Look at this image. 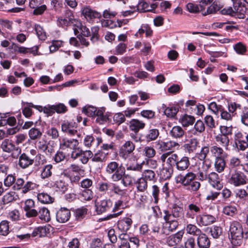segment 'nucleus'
I'll list each match as a JSON object with an SVG mask.
<instances>
[{"label": "nucleus", "mask_w": 248, "mask_h": 248, "mask_svg": "<svg viewBox=\"0 0 248 248\" xmlns=\"http://www.w3.org/2000/svg\"><path fill=\"white\" fill-rule=\"evenodd\" d=\"M163 212L165 222L163 224L161 232V234L167 235L174 232L178 227L179 222L177 219L183 216L184 210L182 207L174 203L169 210H165Z\"/></svg>", "instance_id": "obj_1"}, {"label": "nucleus", "mask_w": 248, "mask_h": 248, "mask_svg": "<svg viewBox=\"0 0 248 248\" xmlns=\"http://www.w3.org/2000/svg\"><path fill=\"white\" fill-rule=\"evenodd\" d=\"M167 157H168V163L173 167L175 166L176 169L179 171L186 170L190 165L189 159L187 156H183L180 157L177 154H172L170 152L163 154L161 155L160 159L162 163L165 162Z\"/></svg>", "instance_id": "obj_2"}, {"label": "nucleus", "mask_w": 248, "mask_h": 248, "mask_svg": "<svg viewBox=\"0 0 248 248\" xmlns=\"http://www.w3.org/2000/svg\"><path fill=\"white\" fill-rule=\"evenodd\" d=\"M229 232L231 236V243L234 246H240L243 242V238H248V232L244 233L242 225L236 221L231 223Z\"/></svg>", "instance_id": "obj_3"}, {"label": "nucleus", "mask_w": 248, "mask_h": 248, "mask_svg": "<svg viewBox=\"0 0 248 248\" xmlns=\"http://www.w3.org/2000/svg\"><path fill=\"white\" fill-rule=\"evenodd\" d=\"M175 179L176 183L188 186V189L193 192L197 191L201 186L199 182L195 181L196 176L192 172H188L185 175L178 174L175 177Z\"/></svg>", "instance_id": "obj_4"}, {"label": "nucleus", "mask_w": 248, "mask_h": 248, "mask_svg": "<svg viewBox=\"0 0 248 248\" xmlns=\"http://www.w3.org/2000/svg\"><path fill=\"white\" fill-rule=\"evenodd\" d=\"M124 167L115 161L108 163L106 168V172L111 175V178L113 182H118L124 174Z\"/></svg>", "instance_id": "obj_5"}, {"label": "nucleus", "mask_w": 248, "mask_h": 248, "mask_svg": "<svg viewBox=\"0 0 248 248\" xmlns=\"http://www.w3.org/2000/svg\"><path fill=\"white\" fill-rule=\"evenodd\" d=\"M62 175H54L50 179L46 186L55 189L57 191L65 193L68 189V184L65 181Z\"/></svg>", "instance_id": "obj_6"}, {"label": "nucleus", "mask_w": 248, "mask_h": 248, "mask_svg": "<svg viewBox=\"0 0 248 248\" xmlns=\"http://www.w3.org/2000/svg\"><path fill=\"white\" fill-rule=\"evenodd\" d=\"M228 182L235 186H238L248 183V178L243 172L235 170L231 173Z\"/></svg>", "instance_id": "obj_7"}, {"label": "nucleus", "mask_w": 248, "mask_h": 248, "mask_svg": "<svg viewBox=\"0 0 248 248\" xmlns=\"http://www.w3.org/2000/svg\"><path fill=\"white\" fill-rule=\"evenodd\" d=\"M1 147L4 152L11 153V156L14 159H17L21 153V148L16 146L8 139H5L2 142Z\"/></svg>", "instance_id": "obj_8"}, {"label": "nucleus", "mask_w": 248, "mask_h": 248, "mask_svg": "<svg viewBox=\"0 0 248 248\" xmlns=\"http://www.w3.org/2000/svg\"><path fill=\"white\" fill-rule=\"evenodd\" d=\"M234 140L238 151H244L248 148V133L237 132L234 135Z\"/></svg>", "instance_id": "obj_9"}, {"label": "nucleus", "mask_w": 248, "mask_h": 248, "mask_svg": "<svg viewBox=\"0 0 248 248\" xmlns=\"http://www.w3.org/2000/svg\"><path fill=\"white\" fill-rule=\"evenodd\" d=\"M202 207L200 205L194 203L189 204L186 209V218L189 221L194 220L199 215L198 214L201 212Z\"/></svg>", "instance_id": "obj_10"}, {"label": "nucleus", "mask_w": 248, "mask_h": 248, "mask_svg": "<svg viewBox=\"0 0 248 248\" xmlns=\"http://www.w3.org/2000/svg\"><path fill=\"white\" fill-rule=\"evenodd\" d=\"M77 19L74 18L73 14L69 11L63 16L58 18L57 24L60 27H65L70 25L75 26Z\"/></svg>", "instance_id": "obj_11"}, {"label": "nucleus", "mask_w": 248, "mask_h": 248, "mask_svg": "<svg viewBox=\"0 0 248 248\" xmlns=\"http://www.w3.org/2000/svg\"><path fill=\"white\" fill-rule=\"evenodd\" d=\"M135 149V145L134 143L130 140H127L120 148L119 155L122 158L126 159Z\"/></svg>", "instance_id": "obj_12"}, {"label": "nucleus", "mask_w": 248, "mask_h": 248, "mask_svg": "<svg viewBox=\"0 0 248 248\" xmlns=\"http://www.w3.org/2000/svg\"><path fill=\"white\" fill-rule=\"evenodd\" d=\"M18 157V165L22 169L29 168L34 162V158L25 153L20 154Z\"/></svg>", "instance_id": "obj_13"}, {"label": "nucleus", "mask_w": 248, "mask_h": 248, "mask_svg": "<svg viewBox=\"0 0 248 248\" xmlns=\"http://www.w3.org/2000/svg\"><path fill=\"white\" fill-rule=\"evenodd\" d=\"M112 206V202L110 199H104L96 202V211L98 214H101L109 211Z\"/></svg>", "instance_id": "obj_14"}, {"label": "nucleus", "mask_w": 248, "mask_h": 248, "mask_svg": "<svg viewBox=\"0 0 248 248\" xmlns=\"http://www.w3.org/2000/svg\"><path fill=\"white\" fill-rule=\"evenodd\" d=\"M82 14L89 22H93L95 19H99L102 16V14L92 9L90 7H85L82 10Z\"/></svg>", "instance_id": "obj_15"}, {"label": "nucleus", "mask_w": 248, "mask_h": 248, "mask_svg": "<svg viewBox=\"0 0 248 248\" xmlns=\"http://www.w3.org/2000/svg\"><path fill=\"white\" fill-rule=\"evenodd\" d=\"M216 221L214 216L207 214L200 215L197 217V224L199 226H206L211 225Z\"/></svg>", "instance_id": "obj_16"}, {"label": "nucleus", "mask_w": 248, "mask_h": 248, "mask_svg": "<svg viewBox=\"0 0 248 248\" xmlns=\"http://www.w3.org/2000/svg\"><path fill=\"white\" fill-rule=\"evenodd\" d=\"M78 124L73 121H64L61 125L62 131L70 135H74L77 133Z\"/></svg>", "instance_id": "obj_17"}, {"label": "nucleus", "mask_w": 248, "mask_h": 248, "mask_svg": "<svg viewBox=\"0 0 248 248\" xmlns=\"http://www.w3.org/2000/svg\"><path fill=\"white\" fill-rule=\"evenodd\" d=\"M156 145L162 151L171 150L176 147L178 148L179 147V144L178 142L171 140L166 141L159 140L156 142Z\"/></svg>", "instance_id": "obj_18"}, {"label": "nucleus", "mask_w": 248, "mask_h": 248, "mask_svg": "<svg viewBox=\"0 0 248 248\" xmlns=\"http://www.w3.org/2000/svg\"><path fill=\"white\" fill-rule=\"evenodd\" d=\"M78 141L77 139L64 138L60 141V146L62 150L69 148L73 150L78 147Z\"/></svg>", "instance_id": "obj_19"}, {"label": "nucleus", "mask_w": 248, "mask_h": 248, "mask_svg": "<svg viewBox=\"0 0 248 248\" xmlns=\"http://www.w3.org/2000/svg\"><path fill=\"white\" fill-rule=\"evenodd\" d=\"M202 168H199L198 171L195 173L196 178L201 181H204L207 179L208 170L211 167V164H207L206 161H204L202 162Z\"/></svg>", "instance_id": "obj_20"}, {"label": "nucleus", "mask_w": 248, "mask_h": 248, "mask_svg": "<svg viewBox=\"0 0 248 248\" xmlns=\"http://www.w3.org/2000/svg\"><path fill=\"white\" fill-rule=\"evenodd\" d=\"M70 216V211L65 207H62L57 212L56 220L60 223H65L69 220Z\"/></svg>", "instance_id": "obj_21"}, {"label": "nucleus", "mask_w": 248, "mask_h": 248, "mask_svg": "<svg viewBox=\"0 0 248 248\" xmlns=\"http://www.w3.org/2000/svg\"><path fill=\"white\" fill-rule=\"evenodd\" d=\"M145 125L142 121L137 119H131L128 124L129 130L133 132H139L144 128Z\"/></svg>", "instance_id": "obj_22"}, {"label": "nucleus", "mask_w": 248, "mask_h": 248, "mask_svg": "<svg viewBox=\"0 0 248 248\" xmlns=\"http://www.w3.org/2000/svg\"><path fill=\"white\" fill-rule=\"evenodd\" d=\"M184 233V231L181 230L173 235L169 236L166 240L167 244L170 246L176 245L182 241Z\"/></svg>", "instance_id": "obj_23"}, {"label": "nucleus", "mask_w": 248, "mask_h": 248, "mask_svg": "<svg viewBox=\"0 0 248 248\" xmlns=\"http://www.w3.org/2000/svg\"><path fill=\"white\" fill-rule=\"evenodd\" d=\"M207 179L209 184L215 188L220 189L222 187L219 176L216 172L210 173L208 175Z\"/></svg>", "instance_id": "obj_24"}, {"label": "nucleus", "mask_w": 248, "mask_h": 248, "mask_svg": "<svg viewBox=\"0 0 248 248\" xmlns=\"http://www.w3.org/2000/svg\"><path fill=\"white\" fill-rule=\"evenodd\" d=\"M168 157L166 158L165 162L167 166L163 167L160 171V176L162 179L167 180L170 179L173 172V167L168 163Z\"/></svg>", "instance_id": "obj_25"}, {"label": "nucleus", "mask_w": 248, "mask_h": 248, "mask_svg": "<svg viewBox=\"0 0 248 248\" xmlns=\"http://www.w3.org/2000/svg\"><path fill=\"white\" fill-rule=\"evenodd\" d=\"M159 135V130L157 128H152L147 130L145 135L143 136L144 141L149 142L157 139Z\"/></svg>", "instance_id": "obj_26"}, {"label": "nucleus", "mask_w": 248, "mask_h": 248, "mask_svg": "<svg viewBox=\"0 0 248 248\" xmlns=\"http://www.w3.org/2000/svg\"><path fill=\"white\" fill-rule=\"evenodd\" d=\"M197 243L199 248H209L210 246L209 238L202 232L198 235Z\"/></svg>", "instance_id": "obj_27"}, {"label": "nucleus", "mask_w": 248, "mask_h": 248, "mask_svg": "<svg viewBox=\"0 0 248 248\" xmlns=\"http://www.w3.org/2000/svg\"><path fill=\"white\" fill-rule=\"evenodd\" d=\"M132 220L129 217H124L118 221L117 227L118 229L123 232H126L130 228L132 224Z\"/></svg>", "instance_id": "obj_28"}, {"label": "nucleus", "mask_w": 248, "mask_h": 248, "mask_svg": "<svg viewBox=\"0 0 248 248\" xmlns=\"http://www.w3.org/2000/svg\"><path fill=\"white\" fill-rule=\"evenodd\" d=\"M233 5L234 7V13L235 14L234 16L237 17L240 19L244 18L247 10L246 7L239 2H237V0L235 1V4L233 3Z\"/></svg>", "instance_id": "obj_29"}, {"label": "nucleus", "mask_w": 248, "mask_h": 248, "mask_svg": "<svg viewBox=\"0 0 248 248\" xmlns=\"http://www.w3.org/2000/svg\"><path fill=\"white\" fill-rule=\"evenodd\" d=\"M210 151L212 155L215 157V158L226 157L227 156V154L224 152L223 148L217 145L211 146Z\"/></svg>", "instance_id": "obj_30"}, {"label": "nucleus", "mask_w": 248, "mask_h": 248, "mask_svg": "<svg viewBox=\"0 0 248 248\" xmlns=\"http://www.w3.org/2000/svg\"><path fill=\"white\" fill-rule=\"evenodd\" d=\"M184 130L180 126H173L169 132V135L173 139L182 138L185 135Z\"/></svg>", "instance_id": "obj_31"}, {"label": "nucleus", "mask_w": 248, "mask_h": 248, "mask_svg": "<svg viewBox=\"0 0 248 248\" xmlns=\"http://www.w3.org/2000/svg\"><path fill=\"white\" fill-rule=\"evenodd\" d=\"M52 170L53 166L51 164L44 166L41 170L40 178L44 180L51 178L52 175Z\"/></svg>", "instance_id": "obj_32"}, {"label": "nucleus", "mask_w": 248, "mask_h": 248, "mask_svg": "<svg viewBox=\"0 0 248 248\" xmlns=\"http://www.w3.org/2000/svg\"><path fill=\"white\" fill-rule=\"evenodd\" d=\"M199 144L198 140L196 138H193L184 146L185 149L189 154L194 152L197 148Z\"/></svg>", "instance_id": "obj_33"}, {"label": "nucleus", "mask_w": 248, "mask_h": 248, "mask_svg": "<svg viewBox=\"0 0 248 248\" xmlns=\"http://www.w3.org/2000/svg\"><path fill=\"white\" fill-rule=\"evenodd\" d=\"M225 157L217 158L215 159L214 167L215 170L218 173L222 172L226 167V163L224 159Z\"/></svg>", "instance_id": "obj_34"}, {"label": "nucleus", "mask_w": 248, "mask_h": 248, "mask_svg": "<svg viewBox=\"0 0 248 248\" xmlns=\"http://www.w3.org/2000/svg\"><path fill=\"white\" fill-rule=\"evenodd\" d=\"M120 180H121V183L125 187H127L132 185L133 182L135 180V178L131 174H126L125 169L124 168V174L122 175V177L119 179Z\"/></svg>", "instance_id": "obj_35"}, {"label": "nucleus", "mask_w": 248, "mask_h": 248, "mask_svg": "<svg viewBox=\"0 0 248 248\" xmlns=\"http://www.w3.org/2000/svg\"><path fill=\"white\" fill-rule=\"evenodd\" d=\"M88 209L85 207H81L73 210L75 220L81 221L87 214Z\"/></svg>", "instance_id": "obj_36"}, {"label": "nucleus", "mask_w": 248, "mask_h": 248, "mask_svg": "<svg viewBox=\"0 0 248 248\" xmlns=\"http://www.w3.org/2000/svg\"><path fill=\"white\" fill-rule=\"evenodd\" d=\"M38 215L42 220L48 222L50 220V216L49 210L46 207H42L38 210Z\"/></svg>", "instance_id": "obj_37"}, {"label": "nucleus", "mask_w": 248, "mask_h": 248, "mask_svg": "<svg viewBox=\"0 0 248 248\" xmlns=\"http://www.w3.org/2000/svg\"><path fill=\"white\" fill-rule=\"evenodd\" d=\"M215 140L221 147H224L225 149L228 148L230 143L229 137H225L219 134L216 136Z\"/></svg>", "instance_id": "obj_38"}, {"label": "nucleus", "mask_w": 248, "mask_h": 248, "mask_svg": "<svg viewBox=\"0 0 248 248\" xmlns=\"http://www.w3.org/2000/svg\"><path fill=\"white\" fill-rule=\"evenodd\" d=\"M195 121V119L194 116L187 114L184 115L180 119V122L184 127H187L192 125Z\"/></svg>", "instance_id": "obj_39"}, {"label": "nucleus", "mask_w": 248, "mask_h": 248, "mask_svg": "<svg viewBox=\"0 0 248 248\" xmlns=\"http://www.w3.org/2000/svg\"><path fill=\"white\" fill-rule=\"evenodd\" d=\"M22 113L26 118H30L32 114L31 108L33 107L32 103L23 102Z\"/></svg>", "instance_id": "obj_40"}, {"label": "nucleus", "mask_w": 248, "mask_h": 248, "mask_svg": "<svg viewBox=\"0 0 248 248\" xmlns=\"http://www.w3.org/2000/svg\"><path fill=\"white\" fill-rule=\"evenodd\" d=\"M186 231L187 233L194 236H198L202 232V231L200 229L198 228L195 225L192 224H188L186 225Z\"/></svg>", "instance_id": "obj_41"}, {"label": "nucleus", "mask_w": 248, "mask_h": 248, "mask_svg": "<svg viewBox=\"0 0 248 248\" xmlns=\"http://www.w3.org/2000/svg\"><path fill=\"white\" fill-rule=\"evenodd\" d=\"M143 167V163H133L127 164L126 169L127 171H133L136 173L141 172Z\"/></svg>", "instance_id": "obj_42"}, {"label": "nucleus", "mask_w": 248, "mask_h": 248, "mask_svg": "<svg viewBox=\"0 0 248 248\" xmlns=\"http://www.w3.org/2000/svg\"><path fill=\"white\" fill-rule=\"evenodd\" d=\"M108 153H105L102 151H98L93 155L92 157V161L96 162H103L106 161L107 158Z\"/></svg>", "instance_id": "obj_43"}, {"label": "nucleus", "mask_w": 248, "mask_h": 248, "mask_svg": "<svg viewBox=\"0 0 248 248\" xmlns=\"http://www.w3.org/2000/svg\"><path fill=\"white\" fill-rule=\"evenodd\" d=\"M28 135L31 140H36L41 138L42 132L39 129L32 127L29 131Z\"/></svg>", "instance_id": "obj_44"}, {"label": "nucleus", "mask_w": 248, "mask_h": 248, "mask_svg": "<svg viewBox=\"0 0 248 248\" xmlns=\"http://www.w3.org/2000/svg\"><path fill=\"white\" fill-rule=\"evenodd\" d=\"M137 10L140 12H146L151 11L152 9L154 8V5L151 6V9L149 8V4L143 0L139 1L137 5Z\"/></svg>", "instance_id": "obj_45"}, {"label": "nucleus", "mask_w": 248, "mask_h": 248, "mask_svg": "<svg viewBox=\"0 0 248 248\" xmlns=\"http://www.w3.org/2000/svg\"><path fill=\"white\" fill-rule=\"evenodd\" d=\"M75 27L78 28L80 31L82 35L88 37L90 35V31L89 29L85 26L82 25L81 22L78 20L75 23Z\"/></svg>", "instance_id": "obj_46"}, {"label": "nucleus", "mask_w": 248, "mask_h": 248, "mask_svg": "<svg viewBox=\"0 0 248 248\" xmlns=\"http://www.w3.org/2000/svg\"><path fill=\"white\" fill-rule=\"evenodd\" d=\"M37 198L38 200L43 203H48L52 202L53 199L47 193H41L38 194Z\"/></svg>", "instance_id": "obj_47"}, {"label": "nucleus", "mask_w": 248, "mask_h": 248, "mask_svg": "<svg viewBox=\"0 0 248 248\" xmlns=\"http://www.w3.org/2000/svg\"><path fill=\"white\" fill-rule=\"evenodd\" d=\"M9 233V222L2 220L0 223V235L6 236Z\"/></svg>", "instance_id": "obj_48"}, {"label": "nucleus", "mask_w": 248, "mask_h": 248, "mask_svg": "<svg viewBox=\"0 0 248 248\" xmlns=\"http://www.w3.org/2000/svg\"><path fill=\"white\" fill-rule=\"evenodd\" d=\"M137 189L138 191L140 192H143L147 189V181L140 177L138 179L137 182Z\"/></svg>", "instance_id": "obj_49"}, {"label": "nucleus", "mask_w": 248, "mask_h": 248, "mask_svg": "<svg viewBox=\"0 0 248 248\" xmlns=\"http://www.w3.org/2000/svg\"><path fill=\"white\" fill-rule=\"evenodd\" d=\"M93 154L90 150L82 151V155L80 156V161L83 164H86L90 158L92 159Z\"/></svg>", "instance_id": "obj_50"}, {"label": "nucleus", "mask_w": 248, "mask_h": 248, "mask_svg": "<svg viewBox=\"0 0 248 248\" xmlns=\"http://www.w3.org/2000/svg\"><path fill=\"white\" fill-rule=\"evenodd\" d=\"M16 193L14 191H10L5 194L2 198V202L5 203H8L16 200Z\"/></svg>", "instance_id": "obj_51"}, {"label": "nucleus", "mask_w": 248, "mask_h": 248, "mask_svg": "<svg viewBox=\"0 0 248 248\" xmlns=\"http://www.w3.org/2000/svg\"><path fill=\"white\" fill-rule=\"evenodd\" d=\"M93 191L90 189H85L82 190L80 194L81 200L84 201H90L93 198Z\"/></svg>", "instance_id": "obj_52"}, {"label": "nucleus", "mask_w": 248, "mask_h": 248, "mask_svg": "<svg viewBox=\"0 0 248 248\" xmlns=\"http://www.w3.org/2000/svg\"><path fill=\"white\" fill-rule=\"evenodd\" d=\"M237 212L235 206L232 205H227L225 206L223 209V213L226 215L232 217Z\"/></svg>", "instance_id": "obj_53"}, {"label": "nucleus", "mask_w": 248, "mask_h": 248, "mask_svg": "<svg viewBox=\"0 0 248 248\" xmlns=\"http://www.w3.org/2000/svg\"><path fill=\"white\" fill-rule=\"evenodd\" d=\"M179 108L177 107H170L164 110V113L168 117H174L178 112Z\"/></svg>", "instance_id": "obj_54"}, {"label": "nucleus", "mask_w": 248, "mask_h": 248, "mask_svg": "<svg viewBox=\"0 0 248 248\" xmlns=\"http://www.w3.org/2000/svg\"><path fill=\"white\" fill-rule=\"evenodd\" d=\"M97 108L96 107L89 106L88 107H84L82 108V112L88 116L93 117L95 115Z\"/></svg>", "instance_id": "obj_55"}, {"label": "nucleus", "mask_w": 248, "mask_h": 248, "mask_svg": "<svg viewBox=\"0 0 248 248\" xmlns=\"http://www.w3.org/2000/svg\"><path fill=\"white\" fill-rule=\"evenodd\" d=\"M155 176V174L153 170H145L142 173V178L147 181L154 180Z\"/></svg>", "instance_id": "obj_56"}, {"label": "nucleus", "mask_w": 248, "mask_h": 248, "mask_svg": "<svg viewBox=\"0 0 248 248\" xmlns=\"http://www.w3.org/2000/svg\"><path fill=\"white\" fill-rule=\"evenodd\" d=\"M46 133L48 137L53 140H56L59 137V132L58 130L54 127L48 129Z\"/></svg>", "instance_id": "obj_57"}, {"label": "nucleus", "mask_w": 248, "mask_h": 248, "mask_svg": "<svg viewBox=\"0 0 248 248\" xmlns=\"http://www.w3.org/2000/svg\"><path fill=\"white\" fill-rule=\"evenodd\" d=\"M220 135H222L225 137H229V136L232 135V126H220Z\"/></svg>", "instance_id": "obj_58"}, {"label": "nucleus", "mask_w": 248, "mask_h": 248, "mask_svg": "<svg viewBox=\"0 0 248 248\" xmlns=\"http://www.w3.org/2000/svg\"><path fill=\"white\" fill-rule=\"evenodd\" d=\"M242 123L245 125L248 126V108L244 107L242 109L240 114Z\"/></svg>", "instance_id": "obj_59"}, {"label": "nucleus", "mask_w": 248, "mask_h": 248, "mask_svg": "<svg viewBox=\"0 0 248 248\" xmlns=\"http://www.w3.org/2000/svg\"><path fill=\"white\" fill-rule=\"evenodd\" d=\"M34 29L37 35L40 40H45L46 39V33L41 26L39 25H36Z\"/></svg>", "instance_id": "obj_60"}, {"label": "nucleus", "mask_w": 248, "mask_h": 248, "mask_svg": "<svg viewBox=\"0 0 248 248\" xmlns=\"http://www.w3.org/2000/svg\"><path fill=\"white\" fill-rule=\"evenodd\" d=\"M241 105L235 102H231L228 104V110L230 113L233 117L236 113L235 111L237 109L241 108Z\"/></svg>", "instance_id": "obj_61"}, {"label": "nucleus", "mask_w": 248, "mask_h": 248, "mask_svg": "<svg viewBox=\"0 0 248 248\" xmlns=\"http://www.w3.org/2000/svg\"><path fill=\"white\" fill-rule=\"evenodd\" d=\"M144 155L148 158H153L156 154L155 150L152 147L146 146L143 149Z\"/></svg>", "instance_id": "obj_62"}, {"label": "nucleus", "mask_w": 248, "mask_h": 248, "mask_svg": "<svg viewBox=\"0 0 248 248\" xmlns=\"http://www.w3.org/2000/svg\"><path fill=\"white\" fill-rule=\"evenodd\" d=\"M36 187V185L35 183L31 181H28L22 187V192L25 194L28 191L34 189Z\"/></svg>", "instance_id": "obj_63"}, {"label": "nucleus", "mask_w": 248, "mask_h": 248, "mask_svg": "<svg viewBox=\"0 0 248 248\" xmlns=\"http://www.w3.org/2000/svg\"><path fill=\"white\" fill-rule=\"evenodd\" d=\"M90 248H103L101 240L98 238L93 239L90 244Z\"/></svg>", "instance_id": "obj_64"}]
</instances>
